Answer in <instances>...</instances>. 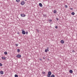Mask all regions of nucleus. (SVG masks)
<instances>
[{"mask_svg":"<svg viewBox=\"0 0 77 77\" xmlns=\"http://www.w3.org/2000/svg\"><path fill=\"white\" fill-rule=\"evenodd\" d=\"M2 59H3V60H5V59H6V58H5V57H2Z\"/></svg>","mask_w":77,"mask_h":77,"instance_id":"obj_11","label":"nucleus"},{"mask_svg":"<svg viewBox=\"0 0 77 77\" xmlns=\"http://www.w3.org/2000/svg\"><path fill=\"white\" fill-rule=\"evenodd\" d=\"M42 73L43 74H45V72H42Z\"/></svg>","mask_w":77,"mask_h":77,"instance_id":"obj_24","label":"nucleus"},{"mask_svg":"<svg viewBox=\"0 0 77 77\" xmlns=\"http://www.w3.org/2000/svg\"><path fill=\"white\" fill-rule=\"evenodd\" d=\"M20 51V49H17V52L18 53H19Z\"/></svg>","mask_w":77,"mask_h":77,"instance_id":"obj_16","label":"nucleus"},{"mask_svg":"<svg viewBox=\"0 0 77 77\" xmlns=\"http://www.w3.org/2000/svg\"><path fill=\"white\" fill-rule=\"evenodd\" d=\"M4 54L6 55L8 53H7V52H4Z\"/></svg>","mask_w":77,"mask_h":77,"instance_id":"obj_18","label":"nucleus"},{"mask_svg":"<svg viewBox=\"0 0 77 77\" xmlns=\"http://www.w3.org/2000/svg\"><path fill=\"white\" fill-rule=\"evenodd\" d=\"M25 2L24 1H23L21 2L20 4L22 5H24L25 4Z\"/></svg>","mask_w":77,"mask_h":77,"instance_id":"obj_2","label":"nucleus"},{"mask_svg":"<svg viewBox=\"0 0 77 77\" xmlns=\"http://www.w3.org/2000/svg\"><path fill=\"white\" fill-rule=\"evenodd\" d=\"M72 53H74V52H75V51H74V50H72Z\"/></svg>","mask_w":77,"mask_h":77,"instance_id":"obj_27","label":"nucleus"},{"mask_svg":"<svg viewBox=\"0 0 77 77\" xmlns=\"http://www.w3.org/2000/svg\"><path fill=\"white\" fill-rule=\"evenodd\" d=\"M71 14L72 15H74V14H75V13H74V12H73L71 13Z\"/></svg>","mask_w":77,"mask_h":77,"instance_id":"obj_13","label":"nucleus"},{"mask_svg":"<svg viewBox=\"0 0 77 77\" xmlns=\"http://www.w3.org/2000/svg\"><path fill=\"white\" fill-rule=\"evenodd\" d=\"M55 29H57V28H58V27H57V26H55Z\"/></svg>","mask_w":77,"mask_h":77,"instance_id":"obj_20","label":"nucleus"},{"mask_svg":"<svg viewBox=\"0 0 77 77\" xmlns=\"http://www.w3.org/2000/svg\"><path fill=\"white\" fill-rule=\"evenodd\" d=\"M56 20L57 21H58V20H59V19H58V18H56Z\"/></svg>","mask_w":77,"mask_h":77,"instance_id":"obj_28","label":"nucleus"},{"mask_svg":"<svg viewBox=\"0 0 77 77\" xmlns=\"http://www.w3.org/2000/svg\"><path fill=\"white\" fill-rule=\"evenodd\" d=\"M39 60H42V59H41V58H40Z\"/></svg>","mask_w":77,"mask_h":77,"instance_id":"obj_32","label":"nucleus"},{"mask_svg":"<svg viewBox=\"0 0 77 77\" xmlns=\"http://www.w3.org/2000/svg\"><path fill=\"white\" fill-rule=\"evenodd\" d=\"M20 0H16V1L17 2V3L20 2Z\"/></svg>","mask_w":77,"mask_h":77,"instance_id":"obj_17","label":"nucleus"},{"mask_svg":"<svg viewBox=\"0 0 77 77\" xmlns=\"http://www.w3.org/2000/svg\"><path fill=\"white\" fill-rule=\"evenodd\" d=\"M69 72L70 73H72V70H69Z\"/></svg>","mask_w":77,"mask_h":77,"instance_id":"obj_14","label":"nucleus"},{"mask_svg":"<svg viewBox=\"0 0 77 77\" xmlns=\"http://www.w3.org/2000/svg\"><path fill=\"white\" fill-rule=\"evenodd\" d=\"M36 31H37V32H39V31H38V29H36Z\"/></svg>","mask_w":77,"mask_h":77,"instance_id":"obj_25","label":"nucleus"},{"mask_svg":"<svg viewBox=\"0 0 77 77\" xmlns=\"http://www.w3.org/2000/svg\"><path fill=\"white\" fill-rule=\"evenodd\" d=\"M25 33H26V35H27L28 34V32H26Z\"/></svg>","mask_w":77,"mask_h":77,"instance_id":"obj_21","label":"nucleus"},{"mask_svg":"<svg viewBox=\"0 0 77 77\" xmlns=\"http://www.w3.org/2000/svg\"><path fill=\"white\" fill-rule=\"evenodd\" d=\"M48 49H49V48L47 47V49H45V53H47V51H49Z\"/></svg>","mask_w":77,"mask_h":77,"instance_id":"obj_3","label":"nucleus"},{"mask_svg":"<svg viewBox=\"0 0 77 77\" xmlns=\"http://www.w3.org/2000/svg\"><path fill=\"white\" fill-rule=\"evenodd\" d=\"M0 73L1 74H3V71H1Z\"/></svg>","mask_w":77,"mask_h":77,"instance_id":"obj_10","label":"nucleus"},{"mask_svg":"<svg viewBox=\"0 0 77 77\" xmlns=\"http://www.w3.org/2000/svg\"><path fill=\"white\" fill-rule=\"evenodd\" d=\"M0 66H3V65H2V63H0Z\"/></svg>","mask_w":77,"mask_h":77,"instance_id":"obj_23","label":"nucleus"},{"mask_svg":"<svg viewBox=\"0 0 77 77\" xmlns=\"http://www.w3.org/2000/svg\"><path fill=\"white\" fill-rule=\"evenodd\" d=\"M39 5L40 7H42V3H39Z\"/></svg>","mask_w":77,"mask_h":77,"instance_id":"obj_7","label":"nucleus"},{"mask_svg":"<svg viewBox=\"0 0 77 77\" xmlns=\"http://www.w3.org/2000/svg\"><path fill=\"white\" fill-rule=\"evenodd\" d=\"M43 59H45V57H43Z\"/></svg>","mask_w":77,"mask_h":77,"instance_id":"obj_30","label":"nucleus"},{"mask_svg":"<svg viewBox=\"0 0 77 77\" xmlns=\"http://www.w3.org/2000/svg\"><path fill=\"white\" fill-rule=\"evenodd\" d=\"M70 10H72V9H72V8H70Z\"/></svg>","mask_w":77,"mask_h":77,"instance_id":"obj_31","label":"nucleus"},{"mask_svg":"<svg viewBox=\"0 0 77 77\" xmlns=\"http://www.w3.org/2000/svg\"><path fill=\"white\" fill-rule=\"evenodd\" d=\"M65 8H68V6H67V5H65Z\"/></svg>","mask_w":77,"mask_h":77,"instance_id":"obj_26","label":"nucleus"},{"mask_svg":"<svg viewBox=\"0 0 77 77\" xmlns=\"http://www.w3.org/2000/svg\"><path fill=\"white\" fill-rule=\"evenodd\" d=\"M22 33L23 35H25V34H26V32H25L24 31H23L22 32Z\"/></svg>","mask_w":77,"mask_h":77,"instance_id":"obj_6","label":"nucleus"},{"mask_svg":"<svg viewBox=\"0 0 77 77\" xmlns=\"http://www.w3.org/2000/svg\"><path fill=\"white\" fill-rule=\"evenodd\" d=\"M17 34H18V35H20V33L19 32H17Z\"/></svg>","mask_w":77,"mask_h":77,"instance_id":"obj_29","label":"nucleus"},{"mask_svg":"<svg viewBox=\"0 0 77 77\" xmlns=\"http://www.w3.org/2000/svg\"><path fill=\"white\" fill-rule=\"evenodd\" d=\"M25 0V1H26L27 0Z\"/></svg>","mask_w":77,"mask_h":77,"instance_id":"obj_33","label":"nucleus"},{"mask_svg":"<svg viewBox=\"0 0 77 77\" xmlns=\"http://www.w3.org/2000/svg\"><path fill=\"white\" fill-rule=\"evenodd\" d=\"M61 44H64V41L62 40L61 41Z\"/></svg>","mask_w":77,"mask_h":77,"instance_id":"obj_8","label":"nucleus"},{"mask_svg":"<svg viewBox=\"0 0 77 77\" xmlns=\"http://www.w3.org/2000/svg\"><path fill=\"white\" fill-rule=\"evenodd\" d=\"M49 22H51V21H52V20H51V19H50L49 20Z\"/></svg>","mask_w":77,"mask_h":77,"instance_id":"obj_19","label":"nucleus"},{"mask_svg":"<svg viewBox=\"0 0 77 77\" xmlns=\"http://www.w3.org/2000/svg\"><path fill=\"white\" fill-rule=\"evenodd\" d=\"M51 75V71H49L48 72V74H47V76L48 77H50Z\"/></svg>","mask_w":77,"mask_h":77,"instance_id":"obj_1","label":"nucleus"},{"mask_svg":"<svg viewBox=\"0 0 77 77\" xmlns=\"http://www.w3.org/2000/svg\"><path fill=\"white\" fill-rule=\"evenodd\" d=\"M43 17H45V18H46L47 17V15L46 14H43Z\"/></svg>","mask_w":77,"mask_h":77,"instance_id":"obj_12","label":"nucleus"},{"mask_svg":"<svg viewBox=\"0 0 77 77\" xmlns=\"http://www.w3.org/2000/svg\"><path fill=\"white\" fill-rule=\"evenodd\" d=\"M17 57H19L20 58L21 57V56L20 54H18L17 56Z\"/></svg>","mask_w":77,"mask_h":77,"instance_id":"obj_5","label":"nucleus"},{"mask_svg":"<svg viewBox=\"0 0 77 77\" xmlns=\"http://www.w3.org/2000/svg\"><path fill=\"white\" fill-rule=\"evenodd\" d=\"M15 45H16V46H18V44H15Z\"/></svg>","mask_w":77,"mask_h":77,"instance_id":"obj_22","label":"nucleus"},{"mask_svg":"<svg viewBox=\"0 0 77 77\" xmlns=\"http://www.w3.org/2000/svg\"><path fill=\"white\" fill-rule=\"evenodd\" d=\"M15 77H18V75L16 74L14 75Z\"/></svg>","mask_w":77,"mask_h":77,"instance_id":"obj_15","label":"nucleus"},{"mask_svg":"<svg viewBox=\"0 0 77 77\" xmlns=\"http://www.w3.org/2000/svg\"><path fill=\"white\" fill-rule=\"evenodd\" d=\"M21 17H26V15L24 14H21L20 15Z\"/></svg>","mask_w":77,"mask_h":77,"instance_id":"obj_4","label":"nucleus"},{"mask_svg":"<svg viewBox=\"0 0 77 77\" xmlns=\"http://www.w3.org/2000/svg\"><path fill=\"white\" fill-rule=\"evenodd\" d=\"M54 14H56V13H57V11H56V10H54Z\"/></svg>","mask_w":77,"mask_h":77,"instance_id":"obj_9","label":"nucleus"}]
</instances>
